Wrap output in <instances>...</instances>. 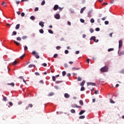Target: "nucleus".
<instances>
[{
  "mask_svg": "<svg viewBox=\"0 0 124 124\" xmlns=\"http://www.w3.org/2000/svg\"><path fill=\"white\" fill-rule=\"evenodd\" d=\"M108 70H109V68H108L107 66H104L100 69L101 72H107Z\"/></svg>",
  "mask_w": 124,
  "mask_h": 124,
  "instance_id": "obj_1",
  "label": "nucleus"
},
{
  "mask_svg": "<svg viewBox=\"0 0 124 124\" xmlns=\"http://www.w3.org/2000/svg\"><path fill=\"white\" fill-rule=\"evenodd\" d=\"M123 46V41L120 40L119 41V49L121 48Z\"/></svg>",
  "mask_w": 124,
  "mask_h": 124,
  "instance_id": "obj_2",
  "label": "nucleus"
},
{
  "mask_svg": "<svg viewBox=\"0 0 124 124\" xmlns=\"http://www.w3.org/2000/svg\"><path fill=\"white\" fill-rule=\"evenodd\" d=\"M95 83L93 82H88L87 83V86H95Z\"/></svg>",
  "mask_w": 124,
  "mask_h": 124,
  "instance_id": "obj_3",
  "label": "nucleus"
},
{
  "mask_svg": "<svg viewBox=\"0 0 124 124\" xmlns=\"http://www.w3.org/2000/svg\"><path fill=\"white\" fill-rule=\"evenodd\" d=\"M58 9H59V5H54L53 7V10L56 11V10H58Z\"/></svg>",
  "mask_w": 124,
  "mask_h": 124,
  "instance_id": "obj_4",
  "label": "nucleus"
},
{
  "mask_svg": "<svg viewBox=\"0 0 124 124\" xmlns=\"http://www.w3.org/2000/svg\"><path fill=\"white\" fill-rule=\"evenodd\" d=\"M64 96L65 98H69L70 97V95L67 93H65Z\"/></svg>",
  "mask_w": 124,
  "mask_h": 124,
  "instance_id": "obj_5",
  "label": "nucleus"
},
{
  "mask_svg": "<svg viewBox=\"0 0 124 124\" xmlns=\"http://www.w3.org/2000/svg\"><path fill=\"white\" fill-rule=\"evenodd\" d=\"M61 16H60V14H57L55 16V19H60Z\"/></svg>",
  "mask_w": 124,
  "mask_h": 124,
  "instance_id": "obj_6",
  "label": "nucleus"
},
{
  "mask_svg": "<svg viewBox=\"0 0 124 124\" xmlns=\"http://www.w3.org/2000/svg\"><path fill=\"white\" fill-rule=\"evenodd\" d=\"M39 26H41V28H43L44 27V22L41 21L39 23Z\"/></svg>",
  "mask_w": 124,
  "mask_h": 124,
  "instance_id": "obj_7",
  "label": "nucleus"
},
{
  "mask_svg": "<svg viewBox=\"0 0 124 124\" xmlns=\"http://www.w3.org/2000/svg\"><path fill=\"white\" fill-rule=\"evenodd\" d=\"M85 112H86V110H81L79 113V115H83V114H84V113H85Z\"/></svg>",
  "mask_w": 124,
  "mask_h": 124,
  "instance_id": "obj_8",
  "label": "nucleus"
},
{
  "mask_svg": "<svg viewBox=\"0 0 124 124\" xmlns=\"http://www.w3.org/2000/svg\"><path fill=\"white\" fill-rule=\"evenodd\" d=\"M85 9H86V7H84L81 8L80 10V13L81 14L83 13L84 12V11H85Z\"/></svg>",
  "mask_w": 124,
  "mask_h": 124,
  "instance_id": "obj_9",
  "label": "nucleus"
},
{
  "mask_svg": "<svg viewBox=\"0 0 124 124\" xmlns=\"http://www.w3.org/2000/svg\"><path fill=\"white\" fill-rule=\"evenodd\" d=\"M93 13V10H90L88 12V17H91V14Z\"/></svg>",
  "mask_w": 124,
  "mask_h": 124,
  "instance_id": "obj_10",
  "label": "nucleus"
},
{
  "mask_svg": "<svg viewBox=\"0 0 124 124\" xmlns=\"http://www.w3.org/2000/svg\"><path fill=\"white\" fill-rule=\"evenodd\" d=\"M7 85L8 86H12V87H14V86H15V84H14V83H7Z\"/></svg>",
  "mask_w": 124,
  "mask_h": 124,
  "instance_id": "obj_11",
  "label": "nucleus"
},
{
  "mask_svg": "<svg viewBox=\"0 0 124 124\" xmlns=\"http://www.w3.org/2000/svg\"><path fill=\"white\" fill-rule=\"evenodd\" d=\"M79 103L81 106H83L84 105V102H83V101L81 100L79 101Z\"/></svg>",
  "mask_w": 124,
  "mask_h": 124,
  "instance_id": "obj_12",
  "label": "nucleus"
},
{
  "mask_svg": "<svg viewBox=\"0 0 124 124\" xmlns=\"http://www.w3.org/2000/svg\"><path fill=\"white\" fill-rule=\"evenodd\" d=\"M19 29H20V24H17L16 26V29L19 30Z\"/></svg>",
  "mask_w": 124,
  "mask_h": 124,
  "instance_id": "obj_13",
  "label": "nucleus"
},
{
  "mask_svg": "<svg viewBox=\"0 0 124 124\" xmlns=\"http://www.w3.org/2000/svg\"><path fill=\"white\" fill-rule=\"evenodd\" d=\"M86 83V81L85 80H83L82 82L80 83V86H84L85 85V83Z\"/></svg>",
  "mask_w": 124,
  "mask_h": 124,
  "instance_id": "obj_14",
  "label": "nucleus"
},
{
  "mask_svg": "<svg viewBox=\"0 0 124 124\" xmlns=\"http://www.w3.org/2000/svg\"><path fill=\"white\" fill-rule=\"evenodd\" d=\"M80 68H76V67H73L72 68V70H79Z\"/></svg>",
  "mask_w": 124,
  "mask_h": 124,
  "instance_id": "obj_15",
  "label": "nucleus"
},
{
  "mask_svg": "<svg viewBox=\"0 0 124 124\" xmlns=\"http://www.w3.org/2000/svg\"><path fill=\"white\" fill-rule=\"evenodd\" d=\"M18 63V62L15 61V62H14L13 63H12V64L13 65H16V64H17Z\"/></svg>",
  "mask_w": 124,
  "mask_h": 124,
  "instance_id": "obj_16",
  "label": "nucleus"
},
{
  "mask_svg": "<svg viewBox=\"0 0 124 124\" xmlns=\"http://www.w3.org/2000/svg\"><path fill=\"white\" fill-rule=\"evenodd\" d=\"M91 40H93L94 42H95V37L94 36H92L91 39Z\"/></svg>",
  "mask_w": 124,
  "mask_h": 124,
  "instance_id": "obj_17",
  "label": "nucleus"
},
{
  "mask_svg": "<svg viewBox=\"0 0 124 124\" xmlns=\"http://www.w3.org/2000/svg\"><path fill=\"white\" fill-rule=\"evenodd\" d=\"M70 112H72L73 114H75V113L76 112L74 109H71Z\"/></svg>",
  "mask_w": 124,
  "mask_h": 124,
  "instance_id": "obj_18",
  "label": "nucleus"
},
{
  "mask_svg": "<svg viewBox=\"0 0 124 124\" xmlns=\"http://www.w3.org/2000/svg\"><path fill=\"white\" fill-rule=\"evenodd\" d=\"M29 68H31V67H35V65H33V64H30L29 65Z\"/></svg>",
  "mask_w": 124,
  "mask_h": 124,
  "instance_id": "obj_19",
  "label": "nucleus"
},
{
  "mask_svg": "<svg viewBox=\"0 0 124 124\" xmlns=\"http://www.w3.org/2000/svg\"><path fill=\"white\" fill-rule=\"evenodd\" d=\"M14 42L16 44V45H17V46H19V45H20V43H18V42L16 41H14Z\"/></svg>",
  "mask_w": 124,
  "mask_h": 124,
  "instance_id": "obj_20",
  "label": "nucleus"
},
{
  "mask_svg": "<svg viewBox=\"0 0 124 124\" xmlns=\"http://www.w3.org/2000/svg\"><path fill=\"white\" fill-rule=\"evenodd\" d=\"M62 82H63V81H62V80H57L55 83L56 84H60V83H62Z\"/></svg>",
  "mask_w": 124,
  "mask_h": 124,
  "instance_id": "obj_21",
  "label": "nucleus"
},
{
  "mask_svg": "<svg viewBox=\"0 0 124 124\" xmlns=\"http://www.w3.org/2000/svg\"><path fill=\"white\" fill-rule=\"evenodd\" d=\"M54 94H55L54 93H51L48 94V96H52V95H54Z\"/></svg>",
  "mask_w": 124,
  "mask_h": 124,
  "instance_id": "obj_22",
  "label": "nucleus"
},
{
  "mask_svg": "<svg viewBox=\"0 0 124 124\" xmlns=\"http://www.w3.org/2000/svg\"><path fill=\"white\" fill-rule=\"evenodd\" d=\"M30 19L31 20H35V17H34V16H31V17H30Z\"/></svg>",
  "mask_w": 124,
  "mask_h": 124,
  "instance_id": "obj_23",
  "label": "nucleus"
},
{
  "mask_svg": "<svg viewBox=\"0 0 124 124\" xmlns=\"http://www.w3.org/2000/svg\"><path fill=\"white\" fill-rule=\"evenodd\" d=\"M35 58H36V59H39L40 57L39 55H38V53H37V54L35 55Z\"/></svg>",
  "mask_w": 124,
  "mask_h": 124,
  "instance_id": "obj_24",
  "label": "nucleus"
},
{
  "mask_svg": "<svg viewBox=\"0 0 124 124\" xmlns=\"http://www.w3.org/2000/svg\"><path fill=\"white\" fill-rule=\"evenodd\" d=\"M16 40H17V41H21V40H22V39L20 37H17L16 38Z\"/></svg>",
  "mask_w": 124,
  "mask_h": 124,
  "instance_id": "obj_25",
  "label": "nucleus"
},
{
  "mask_svg": "<svg viewBox=\"0 0 124 124\" xmlns=\"http://www.w3.org/2000/svg\"><path fill=\"white\" fill-rule=\"evenodd\" d=\"M108 52H111L112 51H114V48H108Z\"/></svg>",
  "mask_w": 124,
  "mask_h": 124,
  "instance_id": "obj_26",
  "label": "nucleus"
},
{
  "mask_svg": "<svg viewBox=\"0 0 124 124\" xmlns=\"http://www.w3.org/2000/svg\"><path fill=\"white\" fill-rule=\"evenodd\" d=\"M39 32L40 33H44V31H43V29H40L39 30Z\"/></svg>",
  "mask_w": 124,
  "mask_h": 124,
  "instance_id": "obj_27",
  "label": "nucleus"
},
{
  "mask_svg": "<svg viewBox=\"0 0 124 124\" xmlns=\"http://www.w3.org/2000/svg\"><path fill=\"white\" fill-rule=\"evenodd\" d=\"M48 32L49 33H51V34H53V33H54V32L53 31L51 30H48Z\"/></svg>",
  "mask_w": 124,
  "mask_h": 124,
  "instance_id": "obj_28",
  "label": "nucleus"
},
{
  "mask_svg": "<svg viewBox=\"0 0 124 124\" xmlns=\"http://www.w3.org/2000/svg\"><path fill=\"white\" fill-rule=\"evenodd\" d=\"M62 76H65V75H66V72L64 71L62 72Z\"/></svg>",
  "mask_w": 124,
  "mask_h": 124,
  "instance_id": "obj_29",
  "label": "nucleus"
},
{
  "mask_svg": "<svg viewBox=\"0 0 124 124\" xmlns=\"http://www.w3.org/2000/svg\"><path fill=\"white\" fill-rule=\"evenodd\" d=\"M37 54V53H36V51H33L32 52V55H33L35 56Z\"/></svg>",
  "mask_w": 124,
  "mask_h": 124,
  "instance_id": "obj_30",
  "label": "nucleus"
},
{
  "mask_svg": "<svg viewBox=\"0 0 124 124\" xmlns=\"http://www.w3.org/2000/svg\"><path fill=\"white\" fill-rule=\"evenodd\" d=\"M79 119H85V115L80 116L79 117Z\"/></svg>",
  "mask_w": 124,
  "mask_h": 124,
  "instance_id": "obj_31",
  "label": "nucleus"
},
{
  "mask_svg": "<svg viewBox=\"0 0 124 124\" xmlns=\"http://www.w3.org/2000/svg\"><path fill=\"white\" fill-rule=\"evenodd\" d=\"M91 23H94V19L93 18H91L90 20Z\"/></svg>",
  "mask_w": 124,
  "mask_h": 124,
  "instance_id": "obj_32",
  "label": "nucleus"
},
{
  "mask_svg": "<svg viewBox=\"0 0 124 124\" xmlns=\"http://www.w3.org/2000/svg\"><path fill=\"white\" fill-rule=\"evenodd\" d=\"M22 38V39L25 40V39H27V38H28V37L27 36H23Z\"/></svg>",
  "mask_w": 124,
  "mask_h": 124,
  "instance_id": "obj_33",
  "label": "nucleus"
},
{
  "mask_svg": "<svg viewBox=\"0 0 124 124\" xmlns=\"http://www.w3.org/2000/svg\"><path fill=\"white\" fill-rule=\"evenodd\" d=\"M16 34H17V32H16V31H14L13 32L12 35H16Z\"/></svg>",
  "mask_w": 124,
  "mask_h": 124,
  "instance_id": "obj_34",
  "label": "nucleus"
},
{
  "mask_svg": "<svg viewBox=\"0 0 124 124\" xmlns=\"http://www.w3.org/2000/svg\"><path fill=\"white\" fill-rule=\"evenodd\" d=\"M1 5H3V6H6V5H5V2L4 1L2 2Z\"/></svg>",
  "mask_w": 124,
  "mask_h": 124,
  "instance_id": "obj_35",
  "label": "nucleus"
},
{
  "mask_svg": "<svg viewBox=\"0 0 124 124\" xmlns=\"http://www.w3.org/2000/svg\"><path fill=\"white\" fill-rule=\"evenodd\" d=\"M74 106H75L76 108H82L81 106H77V105H75Z\"/></svg>",
  "mask_w": 124,
  "mask_h": 124,
  "instance_id": "obj_36",
  "label": "nucleus"
},
{
  "mask_svg": "<svg viewBox=\"0 0 124 124\" xmlns=\"http://www.w3.org/2000/svg\"><path fill=\"white\" fill-rule=\"evenodd\" d=\"M2 96L3 97V101H6V100H7V99H6V97L3 96V95H2Z\"/></svg>",
  "mask_w": 124,
  "mask_h": 124,
  "instance_id": "obj_37",
  "label": "nucleus"
},
{
  "mask_svg": "<svg viewBox=\"0 0 124 124\" xmlns=\"http://www.w3.org/2000/svg\"><path fill=\"white\" fill-rule=\"evenodd\" d=\"M80 91H81V92H83V91H85V87H82L80 89Z\"/></svg>",
  "mask_w": 124,
  "mask_h": 124,
  "instance_id": "obj_38",
  "label": "nucleus"
},
{
  "mask_svg": "<svg viewBox=\"0 0 124 124\" xmlns=\"http://www.w3.org/2000/svg\"><path fill=\"white\" fill-rule=\"evenodd\" d=\"M110 103H112V104L115 103V101H114L113 100H112V99H110Z\"/></svg>",
  "mask_w": 124,
  "mask_h": 124,
  "instance_id": "obj_39",
  "label": "nucleus"
},
{
  "mask_svg": "<svg viewBox=\"0 0 124 124\" xmlns=\"http://www.w3.org/2000/svg\"><path fill=\"white\" fill-rule=\"evenodd\" d=\"M90 31L91 33H93V32L94 31L93 29V28L90 29Z\"/></svg>",
  "mask_w": 124,
  "mask_h": 124,
  "instance_id": "obj_40",
  "label": "nucleus"
},
{
  "mask_svg": "<svg viewBox=\"0 0 124 124\" xmlns=\"http://www.w3.org/2000/svg\"><path fill=\"white\" fill-rule=\"evenodd\" d=\"M64 66L65 68H67V67H68V65L67 63H65L64 64Z\"/></svg>",
  "mask_w": 124,
  "mask_h": 124,
  "instance_id": "obj_41",
  "label": "nucleus"
},
{
  "mask_svg": "<svg viewBox=\"0 0 124 124\" xmlns=\"http://www.w3.org/2000/svg\"><path fill=\"white\" fill-rule=\"evenodd\" d=\"M52 80H53V81H54L55 82V81H56V77L53 76L52 77Z\"/></svg>",
  "mask_w": 124,
  "mask_h": 124,
  "instance_id": "obj_42",
  "label": "nucleus"
},
{
  "mask_svg": "<svg viewBox=\"0 0 124 124\" xmlns=\"http://www.w3.org/2000/svg\"><path fill=\"white\" fill-rule=\"evenodd\" d=\"M9 104L10 106H13V103L12 102H9Z\"/></svg>",
  "mask_w": 124,
  "mask_h": 124,
  "instance_id": "obj_43",
  "label": "nucleus"
},
{
  "mask_svg": "<svg viewBox=\"0 0 124 124\" xmlns=\"http://www.w3.org/2000/svg\"><path fill=\"white\" fill-rule=\"evenodd\" d=\"M45 4V0H43V1L41 3V5H44Z\"/></svg>",
  "mask_w": 124,
  "mask_h": 124,
  "instance_id": "obj_44",
  "label": "nucleus"
},
{
  "mask_svg": "<svg viewBox=\"0 0 124 124\" xmlns=\"http://www.w3.org/2000/svg\"><path fill=\"white\" fill-rule=\"evenodd\" d=\"M57 57H58V54H55L53 55V58H54V59H56V58H57Z\"/></svg>",
  "mask_w": 124,
  "mask_h": 124,
  "instance_id": "obj_45",
  "label": "nucleus"
},
{
  "mask_svg": "<svg viewBox=\"0 0 124 124\" xmlns=\"http://www.w3.org/2000/svg\"><path fill=\"white\" fill-rule=\"evenodd\" d=\"M95 31H100V29H99V28H96L95 29Z\"/></svg>",
  "mask_w": 124,
  "mask_h": 124,
  "instance_id": "obj_46",
  "label": "nucleus"
},
{
  "mask_svg": "<svg viewBox=\"0 0 124 124\" xmlns=\"http://www.w3.org/2000/svg\"><path fill=\"white\" fill-rule=\"evenodd\" d=\"M80 22L81 23H85V20H84L83 19L81 18L80 19Z\"/></svg>",
  "mask_w": 124,
  "mask_h": 124,
  "instance_id": "obj_47",
  "label": "nucleus"
},
{
  "mask_svg": "<svg viewBox=\"0 0 124 124\" xmlns=\"http://www.w3.org/2000/svg\"><path fill=\"white\" fill-rule=\"evenodd\" d=\"M78 81H82V78H81V77H78Z\"/></svg>",
  "mask_w": 124,
  "mask_h": 124,
  "instance_id": "obj_48",
  "label": "nucleus"
},
{
  "mask_svg": "<svg viewBox=\"0 0 124 124\" xmlns=\"http://www.w3.org/2000/svg\"><path fill=\"white\" fill-rule=\"evenodd\" d=\"M61 47L60 46H56L57 50H60L61 49Z\"/></svg>",
  "mask_w": 124,
  "mask_h": 124,
  "instance_id": "obj_49",
  "label": "nucleus"
},
{
  "mask_svg": "<svg viewBox=\"0 0 124 124\" xmlns=\"http://www.w3.org/2000/svg\"><path fill=\"white\" fill-rule=\"evenodd\" d=\"M35 75H36V76H39L40 74H39V73L36 72L35 73Z\"/></svg>",
  "mask_w": 124,
  "mask_h": 124,
  "instance_id": "obj_50",
  "label": "nucleus"
},
{
  "mask_svg": "<svg viewBox=\"0 0 124 124\" xmlns=\"http://www.w3.org/2000/svg\"><path fill=\"white\" fill-rule=\"evenodd\" d=\"M42 65L43 66H47V64L46 63H43V64H42Z\"/></svg>",
  "mask_w": 124,
  "mask_h": 124,
  "instance_id": "obj_51",
  "label": "nucleus"
},
{
  "mask_svg": "<svg viewBox=\"0 0 124 124\" xmlns=\"http://www.w3.org/2000/svg\"><path fill=\"white\" fill-rule=\"evenodd\" d=\"M27 50H28V46H26L24 47V51H27Z\"/></svg>",
  "mask_w": 124,
  "mask_h": 124,
  "instance_id": "obj_52",
  "label": "nucleus"
},
{
  "mask_svg": "<svg viewBox=\"0 0 124 124\" xmlns=\"http://www.w3.org/2000/svg\"><path fill=\"white\" fill-rule=\"evenodd\" d=\"M64 53L65 54H68V53H69V51H68V50H65Z\"/></svg>",
  "mask_w": 124,
  "mask_h": 124,
  "instance_id": "obj_53",
  "label": "nucleus"
},
{
  "mask_svg": "<svg viewBox=\"0 0 124 124\" xmlns=\"http://www.w3.org/2000/svg\"><path fill=\"white\" fill-rule=\"evenodd\" d=\"M105 25H108V24H109V21H105Z\"/></svg>",
  "mask_w": 124,
  "mask_h": 124,
  "instance_id": "obj_54",
  "label": "nucleus"
},
{
  "mask_svg": "<svg viewBox=\"0 0 124 124\" xmlns=\"http://www.w3.org/2000/svg\"><path fill=\"white\" fill-rule=\"evenodd\" d=\"M28 107H30V108H32V104H30L28 105Z\"/></svg>",
  "mask_w": 124,
  "mask_h": 124,
  "instance_id": "obj_55",
  "label": "nucleus"
},
{
  "mask_svg": "<svg viewBox=\"0 0 124 124\" xmlns=\"http://www.w3.org/2000/svg\"><path fill=\"white\" fill-rule=\"evenodd\" d=\"M39 83H40V84H44V81H43V80H41L40 81Z\"/></svg>",
  "mask_w": 124,
  "mask_h": 124,
  "instance_id": "obj_56",
  "label": "nucleus"
},
{
  "mask_svg": "<svg viewBox=\"0 0 124 124\" xmlns=\"http://www.w3.org/2000/svg\"><path fill=\"white\" fill-rule=\"evenodd\" d=\"M39 9L38 8V7H36L34 11H38Z\"/></svg>",
  "mask_w": 124,
  "mask_h": 124,
  "instance_id": "obj_57",
  "label": "nucleus"
},
{
  "mask_svg": "<svg viewBox=\"0 0 124 124\" xmlns=\"http://www.w3.org/2000/svg\"><path fill=\"white\" fill-rule=\"evenodd\" d=\"M21 15L22 17H24L25 16V13H22Z\"/></svg>",
  "mask_w": 124,
  "mask_h": 124,
  "instance_id": "obj_58",
  "label": "nucleus"
},
{
  "mask_svg": "<svg viewBox=\"0 0 124 124\" xmlns=\"http://www.w3.org/2000/svg\"><path fill=\"white\" fill-rule=\"evenodd\" d=\"M98 93V90H97V91H94V93H95V94H97Z\"/></svg>",
  "mask_w": 124,
  "mask_h": 124,
  "instance_id": "obj_59",
  "label": "nucleus"
},
{
  "mask_svg": "<svg viewBox=\"0 0 124 124\" xmlns=\"http://www.w3.org/2000/svg\"><path fill=\"white\" fill-rule=\"evenodd\" d=\"M102 20L103 21H105V20H106V17H104L102 18Z\"/></svg>",
  "mask_w": 124,
  "mask_h": 124,
  "instance_id": "obj_60",
  "label": "nucleus"
},
{
  "mask_svg": "<svg viewBox=\"0 0 124 124\" xmlns=\"http://www.w3.org/2000/svg\"><path fill=\"white\" fill-rule=\"evenodd\" d=\"M108 5V3L107 2H104L103 4V5Z\"/></svg>",
  "mask_w": 124,
  "mask_h": 124,
  "instance_id": "obj_61",
  "label": "nucleus"
},
{
  "mask_svg": "<svg viewBox=\"0 0 124 124\" xmlns=\"http://www.w3.org/2000/svg\"><path fill=\"white\" fill-rule=\"evenodd\" d=\"M25 57V54H23L22 56H20V59H23Z\"/></svg>",
  "mask_w": 124,
  "mask_h": 124,
  "instance_id": "obj_62",
  "label": "nucleus"
},
{
  "mask_svg": "<svg viewBox=\"0 0 124 124\" xmlns=\"http://www.w3.org/2000/svg\"><path fill=\"white\" fill-rule=\"evenodd\" d=\"M79 53H80V52H79V51H76L75 54H76V55H78V54H79Z\"/></svg>",
  "mask_w": 124,
  "mask_h": 124,
  "instance_id": "obj_63",
  "label": "nucleus"
},
{
  "mask_svg": "<svg viewBox=\"0 0 124 124\" xmlns=\"http://www.w3.org/2000/svg\"><path fill=\"white\" fill-rule=\"evenodd\" d=\"M124 51H122L121 53H120V55H124Z\"/></svg>",
  "mask_w": 124,
  "mask_h": 124,
  "instance_id": "obj_64",
  "label": "nucleus"
}]
</instances>
